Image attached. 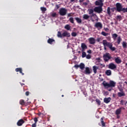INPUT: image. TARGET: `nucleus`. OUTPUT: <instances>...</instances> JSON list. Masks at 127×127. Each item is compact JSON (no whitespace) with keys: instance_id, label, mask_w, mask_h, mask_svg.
I'll list each match as a JSON object with an SVG mask.
<instances>
[{"instance_id":"6e6552de","label":"nucleus","mask_w":127,"mask_h":127,"mask_svg":"<svg viewBox=\"0 0 127 127\" xmlns=\"http://www.w3.org/2000/svg\"><path fill=\"white\" fill-rule=\"evenodd\" d=\"M88 41L90 44H95L96 43V40L93 37H90L88 39Z\"/></svg>"},{"instance_id":"473e14b6","label":"nucleus","mask_w":127,"mask_h":127,"mask_svg":"<svg viewBox=\"0 0 127 127\" xmlns=\"http://www.w3.org/2000/svg\"><path fill=\"white\" fill-rule=\"evenodd\" d=\"M112 37L114 39V40H116L117 39V37H118V34L114 33L112 35Z\"/></svg>"},{"instance_id":"2f4dec72","label":"nucleus","mask_w":127,"mask_h":127,"mask_svg":"<svg viewBox=\"0 0 127 127\" xmlns=\"http://www.w3.org/2000/svg\"><path fill=\"white\" fill-rule=\"evenodd\" d=\"M82 58H85V57L87 56V54H86V52H85V51H82Z\"/></svg>"},{"instance_id":"13d9d810","label":"nucleus","mask_w":127,"mask_h":127,"mask_svg":"<svg viewBox=\"0 0 127 127\" xmlns=\"http://www.w3.org/2000/svg\"><path fill=\"white\" fill-rule=\"evenodd\" d=\"M32 127H36V124L34 123L32 125Z\"/></svg>"},{"instance_id":"aec40b11","label":"nucleus","mask_w":127,"mask_h":127,"mask_svg":"<svg viewBox=\"0 0 127 127\" xmlns=\"http://www.w3.org/2000/svg\"><path fill=\"white\" fill-rule=\"evenodd\" d=\"M105 74L107 76H111L112 75V71L111 70H107Z\"/></svg>"},{"instance_id":"ea45409f","label":"nucleus","mask_w":127,"mask_h":127,"mask_svg":"<svg viewBox=\"0 0 127 127\" xmlns=\"http://www.w3.org/2000/svg\"><path fill=\"white\" fill-rule=\"evenodd\" d=\"M122 45L124 48H127V43L125 42H123L122 43Z\"/></svg>"},{"instance_id":"052dcab7","label":"nucleus","mask_w":127,"mask_h":127,"mask_svg":"<svg viewBox=\"0 0 127 127\" xmlns=\"http://www.w3.org/2000/svg\"><path fill=\"white\" fill-rule=\"evenodd\" d=\"M123 12H127V7L125 8V10H123Z\"/></svg>"},{"instance_id":"f704fd0d","label":"nucleus","mask_w":127,"mask_h":127,"mask_svg":"<svg viewBox=\"0 0 127 127\" xmlns=\"http://www.w3.org/2000/svg\"><path fill=\"white\" fill-rule=\"evenodd\" d=\"M101 34L102 35H103V36H108V35H109V33H107L104 31L101 32Z\"/></svg>"},{"instance_id":"680f3d73","label":"nucleus","mask_w":127,"mask_h":127,"mask_svg":"<svg viewBox=\"0 0 127 127\" xmlns=\"http://www.w3.org/2000/svg\"><path fill=\"white\" fill-rule=\"evenodd\" d=\"M104 29H105V31H108V30H109L108 28H104Z\"/></svg>"},{"instance_id":"4be33fe9","label":"nucleus","mask_w":127,"mask_h":127,"mask_svg":"<svg viewBox=\"0 0 127 127\" xmlns=\"http://www.w3.org/2000/svg\"><path fill=\"white\" fill-rule=\"evenodd\" d=\"M79 68L81 70H83V69H85V64L83 63H80L79 64Z\"/></svg>"},{"instance_id":"ddd939ff","label":"nucleus","mask_w":127,"mask_h":127,"mask_svg":"<svg viewBox=\"0 0 127 127\" xmlns=\"http://www.w3.org/2000/svg\"><path fill=\"white\" fill-rule=\"evenodd\" d=\"M70 33L66 31H64L63 34V37H70Z\"/></svg>"},{"instance_id":"0e129e2a","label":"nucleus","mask_w":127,"mask_h":127,"mask_svg":"<svg viewBox=\"0 0 127 127\" xmlns=\"http://www.w3.org/2000/svg\"><path fill=\"white\" fill-rule=\"evenodd\" d=\"M98 1H100V2H102L104 1V0H98Z\"/></svg>"},{"instance_id":"6e6d98bb","label":"nucleus","mask_w":127,"mask_h":127,"mask_svg":"<svg viewBox=\"0 0 127 127\" xmlns=\"http://www.w3.org/2000/svg\"><path fill=\"white\" fill-rule=\"evenodd\" d=\"M26 96H29V91H26L25 92Z\"/></svg>"},{"instance_id":"603ef678","label":"nucleus","mask_w":127,"mask_h":127,"mask_svg":"<svg viewBox=\"0 0 127 127\" xmlns=\"http://www.w3.org/2000/svg\"><path fill=\"white\" fill-rule=\"evenodd\" d=\"M83 5H85V6H86V5H88V2H84L83 3Z\"/></svg>"},{"instance_id":"774afa93","label":"nucleus","mask_w":127,"mask_h":127,"mask_svg":"<svg viewBox=\"0 0 127 127\" xmlns=\"http://www.w3.org/2000/svg\"><path fill=\"white\" fill-rule=\"evenodd\" d=\"M79 2H83V0H79Z\"/></svg>"},{"instance_id":"6ab92c4d","label":"nucleus","mask_w":127,"mask_h":127,"mask_svg":"<svg viewBox=\"0 0 127 127\" xmlns=\"http://www.w3.org/2000/svg\"><path fill=\"white\" fill-rule=\"evenodd\" d=\"M115 62L117 64H120V63H122V60L120 59L119 57H118L115 59Z\"/></svg>"},{"instance_id":"79ce46f5","label":"nucleus","mask_w":127,"mask_h":127,"mask_svg":"<svg viewBox=\"0 0 127 127\" xmlns=\"http://www.w3.org/2000/svg\"><path fill=\"white\" fill-rule=\"evenodd\" d=\"M96 103H97V104H98V105H99V106L101 105V101H100V100L96 99Z\"/></svg>"},{"instance_id":"4468645a","label":"nucleus","mask_w":127,"mask_h":127,"mask_svg":"<svg viewBox=\"0 0 127 127\" xmlns=\"http://www.w3.org/2000/svg\"><path fill=\"white\" fill-rule=\"evenodd\" d=\"M15 71L16 72H19V73L20 74H21V75L22 76H23V75H24V73L23 72H22V68L21 67H20V68H16L15 69Z\"/></svg>"},{"instance_id":"f03ea898","label":"nucleus","mask_w":127,"mask_h":127,"mask_svg":"<svg viewBox=\"0 0 127 127\" xmlns=\"http://www.w3.org/2000/svg\"><path fill=\"white\" fill-rule=\"evenodd\" d=\"M116 84L117 83L113 80H110L109 83H108L106 81H104L102 83V85L106 89H108V88H115Z\"/></svg>"},{"instance_id":"412c9836","label":"nucleus","mask_w":127,"mask_h":127,"mask_svg":"<svg viewBox=\"0 0 127 127\" xmlns=\"http://www.w3.org/2000/svg\"><path fill=\"white\" fill-rule=\"evenodd\" d=\"M74 19H75L77 23H82V20L81 19V18L79 17H75L74 18Z\"/></svg>"},{"instance_id":"393cba45","label":"nucleus","mask_w":127,"mask_h":127,"mask_svg":"<svg viewBox=\"0 0 127 127\" xmlns=\"http://www.w3.org/2000/svg\"><path fill=\"white\" fill-rule=\"evenodd\" d=\"M57 36L60 38H62L63 37V34H62L60 31L58 32Z\"/></svg>"},{"instance_id":"09e8293b","label":"nucleus","mask_w":127,"mask_h":127,"mask_svg":"<svg viewBox=\"0 0 127 127\" xmlns=\"http://www.w3.org/2000/svg\"><path fill=\"white\" fill-rule=\"evenodd\" d=\"M73 16V13H69L67 15L68 17H70V16Z\"/></svg>"},{"instance_id":"37998d69","label":"nucleus","mask_w":127,"mask_h":127,"mask_svg":"<svg viewBox=\"0 0 127 127\" xmlns=\"http://www.w3.org/2000/svg\"><path fill=\"white\" fill-rule=\"evenodd\" d=\"M38 118H35L34 119V121L35 122V124H37V122H38Z\"/></svg>"},{"instance_id":"9b49d317","label":"nucleus","mask_w":127,"mask_h":127,"mask_svg":"<svg viewBox=\"0 0 127 127\" xmlns=\"http://www.w3.org/2000/svg\"><path fill=\"white\" fill-rule=\"evenodd\" d=\"M81 47L82 49L81 51H85V50H86V49L88 48V47H87V45H86V44L84 43H81Z\"/></svg>"},{"instance_id":"69168bd1","label":"nucleus","mask_w":127,"mask_h":127,"mask_svg":"<svg viewBox=\"0 0 127 127\" xmlns=\"http://www.w3.org/2000/svg\"><path fill=\"white\" fill-rule=\"evenodd\" d=\"M97 40L98 42H100V38H98Z\"/></svg>"},{"instance_id":"2eb2a0df","label":"nucleus","mask_w":127,"mask_h":127,"mask_svg":"<svg viewBox=\"0 0 127 127\" xmlns=\"http://www.w3.org/2000/svg\"><path fill=\"white\" fill-rule=\"evenodd\" d=\"M117 95L119 98H122V97L126 96V93L125 92H118Z\"/></svg>"},{"instance_id":"a878e982","label":"nucleus","mask_w":127,"mask_h":127,"mask_svg":"<svg viewBox=\"0 0 127 127\" xmlns=\"http://www.w3.org/2000/svg\"><path fill=\"white\" fill-rule=\"evenodd\" d=\"M100 121H101V123L102 127H105L106 124H105V122H104V118H101L100 119Z\"/></svg>"},{"instance_id":"1a4fd4ad","label":"nucleus","mask_w":127,"mask_h":127,"mask_svg":"<svg viewBox=\"0 0 127 127\" xmlns=\"http://www.w3.org/2000/svg\"><path fill=\"white\" fill-rule=\"evenodd\" d=\"M94 26L96 28H100V29H102V28H103V25L101 23V22H97L95 23Z\"/></svg>"},{"instance_id":"bb28decb","label":"nucleus","mask_w":127,"mask_h":127,"mask_svg":"<svg viewBox=\"0 0 127 127\" xmlns=\"http://www.w3.org/2000/svg\"><path fill=\"white\" fill-rule=\"evenodd\" d=\"M88 14L91 15V14H92L94 13V11H95L94 10V9H89L88 10Z\"/></svg>"},{"instance_id":"cd10ccee","label":"nucleus","mask_w":127,"mask_h":127,"mask_svg":"<svg viewBox=\"0 0 127 127\" xmlns=\"http://www.w3.org/2000/svg\"><path fill=\"white\" fill-rule=\"evenodd\" d=\"M20 105H21L22 106H24L25 105V102L23 99H21L19 101Z\"/></svg>"},{"instance_id":"7c9ffc66","label":"nucleus","mask_w":127,"mask_h":127,"mask_svg":"<svg viewBox=\"0 0 127 127\" xmlns=\"http://www.w3.org/2000/svg\"><path fill=\"white\" fill-rule=\"evenodd\" d=\"M121 41H122V38L121 36H119L117 39V44H120L121 43Z\"/></svg>"},{"instance_id":"f8f14e48","label":"nucleus","mask_w":127,"mask_h":127,"mask_svg":"<svg viewBox=\"0 0 127 127\" xmlns=\"http://www.w3.org/2000/svg\"><path fill=\"white\" fill-rule=\"evenodd\" d=\"M111 100H112V98L111 97H106L104 99L103 101L105 104H109L110 102H111Z\"/></svg>"},{"instance_id":"9d476101","label":"nucleus","mask_w":127,"mask_h":127,"mask_svg":"<svg viewBox=\"0 0 127 127\" xmlns=\"http://www.w3.org/2000/svg\"><path fill=\"white\" fill-rule=\"evenodd\" d=\"M24 123L25 122L23 119H20L17 122V125L18 126V127H21V126H22V125H23Z\"/></svg>"},{"instance_id":"5fc2aeb1","label":"nucleus","mask_w":127,"mask_h":127,"mask_svg":"<svg viewBox=\"0 0 127 127\" xmlns=\"http://www.w3.org/2000/svg\"><path fill=\"white\" fill-rule=\"evenodd\" d=\"M115 9H116V7L110 8V10H112V12L115 11Z\"/></svg>"},{"instance_id":"7ed1b4c3","label":"nucleus","mask_w":127,"mask_h":127,"mask_svg":"<svg viewBox=\"0 0 127 127\" xmlns=\"http://www.w3.org/2000/svg\"><path fill=\"white\" fill-rule=\"evenodd\" d=\"M103 58L105 62H109V61L112 59V56L110 53H106L103 55Z\"/></svg>"},{"instance_id":"de8ad7c7","label":"nucleus","mask_w":127,"mask_h":127,"mask_svg":"<svg viewBox=\"0 0 127 127\" xmlns=\"http://www.w3.org/2000/svg\"><path fill=\"white\" fill-rule=\"evenodd\" d=\"M86 59H91V56L90 55H87L86 56Z\"/></svg>"},{"instance_id":"864d4df0","label":"nucleus","mask_w":127,"mask_h":127,"mask_svg":"<svg viewBox=\"0 0 127 127\" xmlns=\"http://www.w3.org/2000/svg\"><path fill=\"white\" fill-rule=\"evenodd\" d=\"M120 105H122V106H124V100H122L121 101H120Z\"/></svg>"},{"instance_id":"e433bc0d","label":"nucleus","mask_w":127,"mask_h":127,"mask_svg":"<svg viewBox=\"0 0 127 127\" xmlns=\"http://www.w3.org/2000/svg\"><path fill=\"white\" fill-rule=\"evenodd\" d=\"M69 20L71 23L74 24V18L73 17H70Z\"/></svg>"},{"instance_id":"4d7b16f0","label":"nucleus","mask_w":127,"mask_h":127,"mask_svg":"<svg viewBox=\"0 0 127 127\" xmlns=\"http://www.w3.org/2000/svg\"><path fill=\"white\" fill-rule=\"evenodd\" d=\"M87 53L91 54L92 53V50H89L87 51Z\"/></svg>"},{"instance_id":"8fccbe9b","label":"nucleus","mask_w":127,"mask_h":127,"mask_svg":"<svg viewBox=\"0 0 127 127\" xmlns=\"http://www.w3.org/2000/svg\"><path fill=\"white\" fill-rule=\"evenodd\" d=\"M96 60H97V61H98V62L99 63H100L101 62V58H97Z\"/></svg>"},{"instance_id":"dca6fc26","label":"nucleus","mask_w":127,"mask_h":127,"mask_svg":"<svg viewBox=\"0 0 127 127\" xmlns=\"http://www.w3.org/2000/svg\"><path fill=\"white\" fill-rule=\"evenodd\" d=\"M85 74H91V70H90V68L86 67L85 68Z\"/></svg>"},{"instance_id":"c9c22d12","label":"nucleus","mask_w":127,"mask_h":127,"mask_svg":"<svg viewBox=\"0 0 127 127\" xmlns=\"http://www.w3.org/2000/svg\"><path fill=\"white\" fill-rule=\"evenodd\" d=\"M116 18L117 20H119V21H121V20H122V15H117Z\"/></svg>"},{"instance_id":"423d86ee","label":"nucleus","mask_w":127,"mask_h":127,"mask_svg":"<svg viewBox=\"0 0 127 127\" xmlns=\"http://www.w3.org/2000/svg\"><path fill=\"white\" fill-rule=\"evenodd\" d=\"M94 10L95 12H97V13H102V11H103V8L102 7V6H99L94 7Z\"/></svg>"},{"instance_id":"c03bdc74","label":"nucleus","mask_w":127,"mask_h":127,"mask_svg":"<svg viewBox=\"0 0 127 127\" xmlns=\"http://www.w3.org/2000/svg\"><path fill=\"white\" fill-rule=\"evenodd\" d=\"M41 10L42 11H46V8L44 7H41Z\"/></svg>"},{"instance_id":"f3484780","label":"nucleus","mask_w":127,"mask_h":127,"mask_svg":"<svg viewBox=\"0 0 127 127\" xmlns=\"http://www.w3.org/2000/svg\"><path fill=\"white\" fill-rule=\"evenodd\" d=\"M95 4L96 5H100L99 6H103L104 5V3L100 1H96Z\"/></svg>"},{"instance_id":"f257e3e1","label":"nucleus","mask_w":127,"mask_h":127,"mask_svg":"<svg viewBox=\"0 0 127 127\" xmlns=\"http://www.w3.org/2000/svg\"><path fill=\"white\" fill-rule=\"evenodd\" d=\"M103 44L104 45L105 50H107L106 46L108 47V48L110 49L111 51H115L116 49H117L116 47H113V44L112 43L108 42L106 40H103Z\"/></svg>"},{"instance_id":"49530a36","label":"nucleus","mask_w":127,"mask_h":127,"mask_svg":"<svg viewBox=\"0 0 127 127\" xmlns=\"http://www.w3.org/2000/svg\"><path fill=\"white\" fill-rule=\"evenodd\" d=\"M74 67V68H76V69H78V68H80L79 65H78V64H75Z\"/></svg>"},{"instance_id":"e2e57ef3","label":"nucleus","mask_w":127,"mask_h":127,"mask_svg":"<svg viewBox=\"0 0 127 127\" xmlns=\"http://www.w3.org/2000/svg\"><path fill=\"white\" fill-rule=\"evenodd\" d=\"M20 85L22 86H24V83H21V82H20Z\"/></svg>"},{"instance_id":"a19ab883","label":"nucleus","mask_w":127,"mask_h":127,"mask_svg":"<svg viewBox=\"0 0 127 127\" xmlns=\"http://www.w3.org/2000/svg\"><path fill=\"white\" fill-rule=\"evenodd\" d=\"M90 17H98V16H97V14H96L95 13H93V14H91V15H90Z\"/></svg>"},{"instance_id":"3c124183","label":"nucleus","mask_w":127,"mask_h":127,"mask_svg":"<svg viewBox=\"0 0 127 127\" xmlns=\"http://www.w3.org/2000/svg\"><path fill=\"white\" fill-rule=\"evenodd\" d=\"M98 65H100V66H102L101 68H103V67H105V64H99Z\"/></svg>"},{"instance_id":"c85d7f7f","label":"nucleus","mask_w":127,"mask_h":127,"mask_svg":"<svg viewBox=\"0 0 127 127\" xmlns=\"http://www.w3.org/2000/svg\"><path fill=\"white\" fill-rule=\"evenodd\" d=\"M83 18L84 19H89V18H90V16H89V15L87 14H84L83 15Z\"/></svg>"},{"instance_id":"5701e85b","label":"nucleus","mask_w":127,"mask_h":127,"mask_svg":"<svg viewBox=\"0 0 127 127\" xmlns=\"http://www.w3.org/2000/svg\"><path fill=\"white\" fill-rule=\"evenodd\" d=\"M122 112V107H120L119 109H118L116 111V114L117 115H120Z\"/></svg>"},{"instance_id":"bf43d9fd","label":"nucleus","mask_w":127,"mask_h":127,"mask_svg":"<svg viewBox=\"0 0 127 127\" xmlns=\"http://www.w3.org/2000/svg\"><path fill=\"white\" fill-rule=\"evenodd\" d=\"M56 7L57 8V9H58V8H59V7H60V6H59V5L57 4L56 5Z\"/></svg>"},{"instance_id":"a18cd8bd","label":"nucleus","mask_w":127,"mask_h":127,"mask_svg":"<svg viewBox=\"0 0 127 127\" xmlns=\"http://www.w3.org/2000/svg\"><path fill=\"white\" fill-rule=\"evenodd\" d=\"M118 89H119L120 92H125L124 91V89H123V88L119 87Z\"/></svg>"},{"instance_id":"0eeeda50","label":"nucleus","mask_w":127,"mask_h":127,"mask_svg":"<svg viewBox=\"0 0 127 127\" xmlns=\"http://www.w3.org/2000/svg\"><path fill=\"white\" fill-rule=\"evenodd\" d=\"M108 68L111 69V70H114V69H117V65L115 64L111 63L109 64Z\"/></svg>"},{"instance_id":"338daca9","label":"nucleus","mask_w":127,"mask_h":127,"mask_svg":"<svg viewBox=\"0 0 127 127\" xmlns=\"http://www.w3.org/2000/svg\"><path fill=\"white\" fill-rule=\"evenodd\" d=\"M105 94H106V95H108V91L105 92Z\"/></svg>"},{"instance_id":"a211bd4d","label":"nucleus","mask_w":127,"mask_h":127,"mask_svg":"<svg viewBox=\"0 0 127 127\" xmlns=\"http://www.w3.org/2000/svg\"><path fill=\"white\" fill-rule=\"evenodd\" d=\"M47 42H48V43H49V44H52V43H53V42H55V40H54L53 39L49 38Z\"/></svg>"},{"instance_id":"4c0bfd02","label":"nucleus","mask_w":127,"mask_h":127,"mask_svg":"<svg viewBox=\"0 0 127 127\" xmlns=\"http://www.w3.org/2000/svg\"><path fill=\"white\" fill-rule=\"evenodd\" d=\"M56 15H57V13L56 12L51 13V16H52V17H56Z\"/></svg>"},{"instance_id":"58836bf2","label":"nucleus","mask_w":127,"mask_h":127,"mask_svg":"<svg viewBox=\"0 0 127 127\" xmlns=\"http://www.w3.org/2000/svg\"><path fill=\"white\" fill-rule=\"evenodd\" d=\"M71 36H73V37H75L77 36V33L73 32L71 33Z\"/></svg>"},{"instance_id":"b1692460","label":"nucleus","mask_w":127,"mask_h":127,"mask_svg":"<svg viewBox=\"0 0 127 127\" xmlns=\"http://www.w3.org/2000/svg\"><path fill=\"white\" fill-rule=\"evenodd\" d=\"M99 69V67L94 65L93 66V72L94 73V74L97 73V69Z\"/></svg>"},{"instance_id":"72a5a7b5","label":"nucleus","mask_w":127,"mask_h":127,"mask_svg":"<svg viewBox=\"0 0 127 127\" xmlns=\"http://www.w3.org/2000/svg\"><path fill=\"white\" fill-rule=\"evenodd\" d=\"M107 13L108 15H111V7H108L107 8Z\"/></svg>"},{"instance_id":"39448f33","label":"nucleus","mask_w":127,"mask_h":127,"mask_svg":"<svg viewBox=\"0 0 127 127\" xmlns=\"http://www.w3.org/2000/svg\"><path fill=\"white\" fill-rule=\"evenodd\" d=\"M67 9L65 8H61V9L59 10V13H60V15H62V16H64L65 14H67Z\"/></svg>"},{"instance_id":"20e7f679","label":"nucleus","mask_w":127,"mask_h":127,"mask_svg":"<svg viewBox=\"0 0 127 127\" xmlns=\"http://www.w3.org/2000/svg\"><path fill=\"white\" fill-rule=\"evenodd\" d=\"M116 6V9L118 12H121V11H124V10H125V8H123V6L120 3H117Z\"/></svg>"},{"instance_id":"c756f323","label":"nucleus","mask_w":127,"mask_h":127,"mask_svg":"<svg viewBox=\"0 0 127 127\" xmlns=\"http://www.w3.org/2000/svg\"><path fill=\"white\" fill-rule=\"evenodd\" d=\"M65 29H66V30H70V29L71 28V26H70V25H66L64 26Z\"/></svg>"}]
</instances>
